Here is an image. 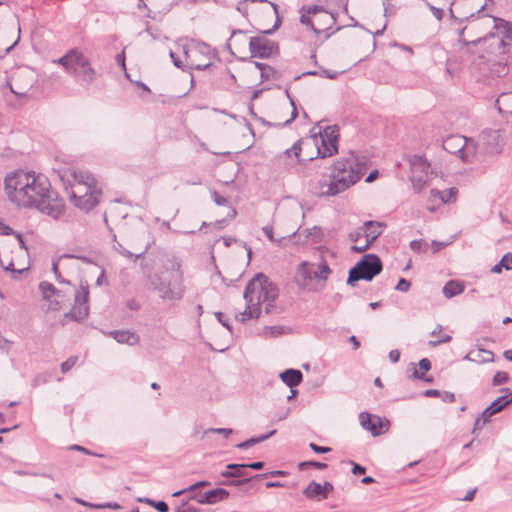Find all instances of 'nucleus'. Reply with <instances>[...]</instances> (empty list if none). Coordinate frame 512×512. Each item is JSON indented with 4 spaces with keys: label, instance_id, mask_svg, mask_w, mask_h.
<instances>
[{
    "label": "nucleus",
    "instance_id": "obj_1",
    "mask_svg": "<svg viewBox=\"0 0 512 512\" xmlns=\"http://www.w3.org/2000/svg\"><path fill=\"white\" fill-rule=\"evenodd\" d=\"M366 161L353 151L333 162L330 180L326 184L327 189L322 191L323 195L336 196L352 185L356 184L366 173ZM325 184H322L324 187Z\"/></svg>",
    "mask_w": 512,
    "mask_h": 512
},
{
    "label": "nucleus",
    "instance_id": "obj_2",
    "mask_svg": "<svg viewBox=\"0 0 512 512\" xmlns=\"http://www.w3.org/2000/svg\"><path fill=\"white\" fill-rule=\"evenodd\" d=\"M27 197L32 201L28 208H35L41 213L58 219L65 211V203L59 197L57 191L51 188L49 180L42 174L36 175L32 171V177L29 179Z\"/></svg>",
    "mask_w": 512,
    "mask_h": 512
},
{
    "label": "nucleus",
    "instance_id": "obj_3",
    "mask_svg": "<svg viewBox=\"0 0 512 512\" xmlns=\"http://www.w3.org/2000/svg\"><path fill=\"white\" fill-rule=\"evenodd\" d=\"M54 62L61 65L82 86L91 85L97 78V72L89 58L78 48L69 49Z\"/></svg>",
    "mask_w": 512,
    "mask_h": 512
},
{
    "label": "nucleus",
    "instance_id": "obj_4",
    "mask_svg": "<svg viewBox=\"0 0 512 512\" xmlns=\"http://www.w3.org/2000/svg\"><path fill=\"white\" fill-rule=\"evenodd\" d=\"M278 295L277 285L267 275L260 272L247 283L243 297L245 302H259V307L262 303L265 304V313L270 314Z\"/></svg>",
    "mask_w": 512,
    "mask_h": 512
},
{
    "label": "nucleus",
    "instance_id": "obj_5",
    "mask_svg": "<svg viewBox=\"0 0 512 512\" xmlns=\"http://www.w3.org/2000/svg\"><path fill=\"white\" fill-rule=\"evenodd\" d=\"M148 281L150 289L157 292L163 300H180L184 296L183 275L179 268L172 270L169 278L153 274Z\"/></svg>",
    "mask_w": 512,
    "mask_h": 512
},
{
    "label": "nucleus",
    "instance_id": "obj_6",
    "mask_svg": "<svg viewBox=\"0 0 512 512\" xmlns=\"http://www.w3.org/2000/svg\"><path fill=\"white\" fill-rule=\"evenodd\" d=\"M32 177V171L15 170L8 173L4 179V189L10 202L19 208H28L33 203L27 197L25 190L28 187L29 179Z\"/></svg>",
    "mask_w": 512,
    "mask_h": 512
},
{
    "label": "nucleus",
    "instance_id": "obj_7",
    "mask_svg": "<svg viewBox=\"0 0 512 512\" xmlns=\"http://www.w3.org/2000/svg\"><path fill=\"white\" fill-rule=\"evenodd\" d=\"M383 269L380 257L376 254H365L348 272L347 284L355 287L360 280L372 281Z\"/></svg>",
    "mask_w": 512,
    "mask_h": 512
},
{
    "label": "nucleus",
    "instance_id": "obj_8",
    "mask_svg": "<svg viewBox=\"0 0 512 512\" xmlns=\"http://www.w3.org/2000/svg\"><path fill=\"white\" fill-rule=\"evenodd\" d=\"M320 144L315 136L317 157L326 158L338 153L339 129L337 125L327 126L319 133Z\"/></svg>",
    "mask_w": 512,
    "mask_h": 512
},
{
    "label": "nucleus",
    "instance_id": "obj_9",
    "mask_svg": "<svg viewBox=\"0 0 512 512\" xmlns=\"http://www.w3.org/2000/svg\"><path fill=\"white\" fill-rule=\"evenodd\" d=\"M442 147L450 154H455L464 162H469L470 157L475 154L473 145H469L468 139L462 135H450L442 142Z\"/></svg>",
    "mask_w": 512,
    "mask_h": 512
},
{
    "label": "nucleus",
    "instance_id": "obj_10",
    "mask_svg": "<svg viewBox=\"0 0 512 512\" xmlns=\"http://www.w3.org/2000/svg\"><path fill=\"white\" fill-rule=\"evenodd\" d=\"M89 286L88 283L81 282L80 289L75 293V302L71 310L65 314L66 317L73 321L80 322L88 317L89 306Z\"/></svg>",
    "mask_w": 512,
    "mask_h": 512
},
{
    "label": "nucleus",
    "instance_id": "obj_11",
    "mask_svg": "<svg viewBox=\"0 0 512 512\" xmlns=\"http://www.w3.org/2000/svg\"><path fill=\"white\" fill-rule=\"evenodd\" d=\"M250 58L268 59L271 56H277L280 53L277 42L265 37L255 36L249 40Z\"/></svg>",
    "mask_w": 512,
    "mask_h": 512
},
{
    "label": "nucleus",
    "instance_id": "obj_12",
    "mask_svg": "<svg viewBox=\"0 0 512 512\" xmlns=\"http://www.w3.org/2000/svg\"><path fill=\"white\" fill-rule=\"evenodd\" d=\"M82 192L83 194L78 196L76 191H72L70 200L75 207L85 213H89L99 204L102 190L98 187H94L86 188Z\"/></svg>",
    "mask_w": 512,
    "mask_h": 512
},
{
    "label": "nucleus",
    "instance_id": "obj_13",
    "mask_svg": "<svg viewBox=\"0 0 512 512\" xmlns=\"http://www.w3.org/2000/svg\"><path fill=\"white\" fill-rule=\"evenodd\" d=\"M429 169L430 164L424 157L417 155L413 157L411 161L412 174L410 180L417 192H420L426 186Z\"/></svg>",
    "mask_w": 512,
    "mask_h": 512
},
{
    "label": "nucleus",
    "instance_id": "obj_14",
    "mask_svg": "<svg viewBox=\"0 0 512 512\" xmlns=\"http://www.w3.org/2000/svg\"><path fill=\"white\" fill-rule=\"evenodd\" d=\"M501 392H505L506 394L496 398L482 411V425L488 423L493 415L501 412L512 403V390L510 388H502Z\"/></svg>",
    "mask_w": 512,
    "mask_h": 512
},
{
    "label": "nucleus",
    "instance_id": "obj_15",
    "mask_svg": "<svg viewBox=\"0 0 512 512\" xmlns=\"http://www.w3.org/2000/svg\"><path fill=\"white\" fill-rule=\"evenodd\" d=\"M359 421L362 428L369 431L374 437L385 433L388 429L387 424L383 422L381 417L368 412H361Z\"/></svg>",
    "mask_w": 512,
    "mask_h": 512
},
{
    "label": "nucleus",
    "instance_id": "obj_16",
    "mask_svg": "<svg viewBox=\"0 0 512 512\" xmlns=\"http://www.w3.org/2000/svg\"><path fill=\"white\" fill-rule=\"evenodd\" d=\"M229 495L230 493L228 490L222 487H217L200 495L192 494L188 497V500L195 499L199 504L212 505L227 499Z\"/></svg>",
    "mask_w": 512,
    "mask_h": 512
},
{
    "label": "nucleus",
    "instance_id": "obj_17",
    "mask_svg": "<svg viewBox=\"0 0 512 512\" xmlns=\"http://www.w3.org/2000/svg\"><path fill=\"white\" fill-rule=\"evenodd\" d=\"M334 490V486L331 482H324V484L311 481L308 486L303 490V494L308 499H327L329 494Z\"/></svg>",
    "mask_w": 512,
    "mask_h": 512
},
{
    "label": "nucleus",
    "instance_id": "obj_18",
    "mask_svg": "<svg viewBox=\"0 0 512 512\" xmlns=\"http://www.w3.org/2000/svg\"><path fill=\"white\" fill-rule=\"evenodd\" d=\"M297 285L306 288L310 285L317 274L315 273V265L307 261H302L297 267Z\"/></svg>",
    "mask_w": 512,
    "mask_h": 512
},
{
    "label": "nucleus",
    "instance_id": "obj_19",
    "mask_svg": "<svg viewBox=\"0 0 512 512\" xmlns=\"http://www.w3.org/2000/svg\"><path fill=\"white\" fill-rule=\"evenodd\" d=\"M386 225L379 221L368 220L363 224L364 235L366 237V243L371 246L378 237L382 234V227Z\"/></svg>",
    "mask_w": 512,
    "mask_h": 512
},
{
    "label": "nucleus",
    "instance_id": "obj_20",
    "mask_svg": "<svg viewBox=\"0 0 512 512\" xmlns=\"http://www.w3.org/2000/svg\"><path fill=\"white\" fill-rule=\"evenodd\" d=\"M279 377L289 388L297 387L303 380L302 372L294 368L284 370L280 373Z\"/></svg>",
    "mask_w": 512,
    "mask_h": 512
},
{
    "label": "nucleus",
    "instance_id": "obj_21",
    "mask_svg": "<svg viewBox=\"0 0 512 512\" xmlns=\"http://www.w3.org/2000/svg\"><path fill=\"white\" fill-rule=\"evenodd\" d=\"M109 335L121 344H128L133 346L139 343V336L127 330L110 331Z\"/></svg>",
    "mask_w": 512,
    "mask_h": 512
},
{
    "label": "nucleus",
    "instance_id": "obj_22",
    "mask_svg": "<svg viewBox=\"0 0 512 512\" xmlns=\"http://www.w3.org/2000/svg\"><path fill=\"white\" fill-rule=\"evenodd\" d=\"M261 314V307L259 302H246V309L240 314L236 315V320L241 323L246 322L249 319H257Z\"/></svg>",
    "mask_w": 512,
    "mask_h": 512
},
{
    "label": "nucleus",
    "instance_id": "obj_23",
    "mask_svg": "<svg viewBox=\"0 0 512 512\" xmlns=\"http://www.w3.org/2000/svg\"><path fill=\"white\" fill-rule=\"evenodd\" d=\"M495 106L502 115H512V91L502 92L496 99Z\"/></svg>",
    "mask_w": 512,
    "mask_h": 512
},
{
    "label": "nucleus",
    "instance_id": "obj_24",
    "mask_svg": "<svg viewBox=\"0 0 512 512\" xmlns=\"http://www.w3.org/2000/svg\"><path fill=\"white\" fill-rule=\"evenodd\" d=\"M74 177L78 182L76 188L81 193L86 188L97 187V181L95 177L89 172L80 171L79 173H74Z\"/></svg>",
    "mask_w": 512,
    "mask_h": 512
},
{
    "label": "nucleus",
    "instance_id": "obj_25",
    "mask_svg": "<svg viewBox=\"0 0 512 512\" xmlns=\"http://www.w3.org/2000/svg\"><path fill=\"white\" fill-rule=\"evenodd\" d=\"M277 430L276 429H273L265 434H261L259 436H255V437H251L241 443H238L235 445L236 448L240 449V450H247L249 448H251L252 446L256 445V444H259V443H262L264 442L265 440L271 438L272 436H274L276 434Z\"/></svg>",
    "mask_w": 512,
    "mask_h": 512
},
{
    "label": "nucleus",
    "instance_id": "obj_26",
    "mask_svg": "<svg viewBox=\"0 0 512 512\" xmlns=\"http://www.w3.org/2000/svg\"><path fill=\"white\" fill-rule=\"evenodd\" d=\"M466 358L478 363H489L494 361V353L486 349H478L467 354Z\"/></svg>",
    "mask_w": 512,
    "mask_h": 512
},
{
    "label": "nucleus",
    "instance_id": "obj_27",
    "mask_svg": "<svg viewBox=\"0 0 512 512\" xmlns=\"http://www.w3.org/2000/svg\"><path fill=\"white\" fill-rule=\"evenodd\" d=\"M465 289L464 284L458 280H449L443 287V294L446 298L450 299L461 294Z\"/></svg>",
    "mask_w": 512,
    "mask_h": 512
},
{
    "label": "nucleus",
    "instance_id": "obj_28",
    "mask_svg": "<svg viewBox=\"0 0 512 512\" xmlns=\"http://www.w3.org/2000/svg\"><path fill=\"white\" fill-rule=\"evenodd\" d=\"M413 365V373H412V377H414L415 379H419V380H423L425 382H432L433 381V378L432 377H425V372H428L430 369H431V362L428 358H422L418 365H419V368L421 370V372H419L416 368H415V365L412 363Z\"/></svg>",
    "mask_w": 512,
    "mask_h": 512
},
{
    "label": "nucleus",
    "instance_id": "obj_29",
    "mask_svg": "<svg viewBox=\"0 0 512 512\" xmlns=\"http://www.w3.org/2000/svg\"><path fill=\"white\" fill-rule=\"evenodd\" d=\"M494 20L500 22V25L496 24V28H503V37H497L498 47L501 48L506 45L505 39L512 40V26L509 22L503 19L494 18Z\"/></svg>",
    "mask_w": 512,
    "mask_h": 512
},
{
    "label": "nucleus",
    "instance_id": "obj_30",
    "mask_svg": "<svg viewBox=\"0 0 512 512\" xmlns=\"http://www.w3.org/2000/svg\"><path fill=\"white\" fill-rule=\"evenodd\" d=\"M262 231L263 233L265 234V236L272 242V243H275L277 244L279 247H284L286 246V240L287 239H291L293 237H295L296 235V231H294L291 235H289L288 237H285V236H282L280 238H275L274 237V233H273V227L272 225H266L262 228Z\"/></svg>",
    "mask_w": 512,
    "mask_h": 512
},
{
    "label": "nucleus",
    "instance_id": "obj_31",
    "mask_svg": "<svg viewBox=\"0 0 512 512\" xmlns=\"http://www.w3.org/2000/svg\"><path fill=\"white\" fill-rule=\"evenodd\" d=\"M457 188L452 187L444 191H439L436 189L431 190V194L435 197H439L442 203H453L456 200L457 196Z\"/></svg>",
    "mask_w": 512,
    "mask_h": 512
},
{
    "label": "nucleus",
    "instance_id": "obj_32",
    "mask_svg": "<svg viewBox=\"0 0 512 512\" xmlns=\"http://www.w3.org/2000/svg\"><path fill=\"white\" fill-rule=\"evenodd\" d=\"M113 249L115 251H117L119 254H121L122 256L126 257V258H129V259H132V260H137V259H140L144 256V254L146 253V251L148 250V247L145 248V250L139 254H133L132 252H130L129 250L125 249L122 244L120 242L117 241L116 239V235H113Z\"/></svg>",
    "mask_w": 512,
    "mask_h": 512
},
{
    "label": "nucleus",
    "instance_id": "obj_33",
    "mask_svg": "<svg viewBox=\"0 0 512 512\" xmlns=\"http://www.w3.org/2000/svg\"><path fill=\"white\" fill-rule=\"evenodd\" d=\"M136 501L139 503L147 504V505L155 508L158 512H168L169 511L168 504L163 500L156 501V500H153L148 497H138V498H136Z\"/></svg>",
    "mask_w": 512,
    "mask_h": 512
},
{
    "label": "nucleus",
    "instance_id": "obj_34",
    "mask_svg": "<svg viewBox=\"0 0 512 512\" xmlns=\"http://www.w3.org/2000/svg\"><path fill=\"white\" fill-rule=\"evenodd\" d=\"M39 290L42 294V297L46 300L51 299L54 295L59 296L61 291L56 289L53 284L47 281H42L39 283Z\"/></svg>",
    "mask_w": 512,
    "mask_h": 512
},
{
    "label": "nucleus",
    "instance_id": "obj_35",
    "mask_svg": "<svg viewBox=\"0 0 512 512\" xmlns=\"http://www.w3.org/2000/svg\"><path fill=\"white\" fill-rule=\"evenodd\" d=\"M256 479L253 478V476L251 477H241V478H228L222 482H219L218 484L219 485H223V486H233V487H242L244 485H247L249 484L250 482H255Z\"/></svg>",
    "mask_w": 512,
    "mask_h": 512
},
{
    "label": "nucleus",
    "instance_id": "obj_36",
    "mask_svg": "<svg viewBox=\"0 0 512 512\" xmlns=\"http://www.w3.org/2000/svg\"><path fill=\"white\" fill-rule=\"evenodd\" d=\"M465 29H466L465 27H464V28H462V29H460V30H459V33H458V41H459V43H461V44H462V46H468V45H470V44H472V45H476V44H478V43H480V42H482V41H486L487 39H495V38H496V34H495V33H493V32H489V33H488L484 38H481V37H480V38H478V39H476V40H473V41H470V42H469V41H467V40H465V39L463 38V35H464V32H465Z\"/></svg>",
    "mask_w": 512,
    "mask_h": 512
},
{
    "label": "nucleus",
    "instance_id": "obj_37",
    "mask_svg": "<svg viewBox=\"0 0 512 512\" xmlns=\"http://www.w3.org/2000/svg\"><path fill=\"white\" fill-rule=\"evenodd\" d=\"M331 269L326 261H322L317 268H315V273L317 276H315V279L322 280L323 282H326L328 279L329 274L331 273Z\"/></svg>",
    "mask_w": 512,
    "mask_h": 512
},
{
    "label": "nucleus",
    "instance_id": "obj_38",
    "mask_svg": "<svg viewBox=\"0 0 512 512\" xmlns=\"http://www.w3.org/2000/svg\"><path fill=\"white\" fill-rule=\"evenodd\" d=\"M261 82L268 80H279L281 78V73L276 70L274 67L267 65L266 69L263 73H260Z\"/></svg>",
    "mask_w": 512,
    "mask_h": 512
},
{
    "label": "nucleus",
    "instance_id": "obj_39",
    "mask_svg": "<svg viewBox=\"0 0 512 512\" xmlns=\"http://www.w3.org/2000/svg\"><path fill=\"white\" fill-rule=\"evenodd\" d=\"M228 470H230L234 475L233 478H241L246 476V466L245 463H231L227 464Z\"/></svg>",
    "mask_w": 512,
    "mask_h": 512
},
{
    "label": "nucleus",
    "instance_id": "obj_40",
    "mask_svg": "<svg viewBox=\"0 0 512 512\" xmlns=\"http://www.w3.org/2000/svg\"><path fill=\"white\" fill-rule=\"evenodd\" d=\"M299 470H305L308 468H315L318 470H325L328 468V465L323 462L315 461V460H309V461H303L298 464Z\"/></svg>",
    "mask_w": 512,
    "mask_h": 512
},
{
    "label": "nucleus",
    "instance_id": "obj_41",
    "mask_svg": "<svg viewBox=\"0 0 512 512\" xmlns=\"http://www.w3.org/2000/svg\"><path fill=\"white\" fill-rule=\"evenodd\" d=\"M236 215H237L236 209L234 207L230 206V211L227 214V217L220 219V220H216L213 223V225L216 229H222L227 225L228 221L234 219L236 217Z\"/></svg>",
    "mask_w": 512,
    "mask_h": 512
},
{
    "label": "nucleus",
    "instance_id": "obj_42",
    "mask_svg": "<svg viewBox=\"0 0 512 512\" xmlns=\"http://www.w3.org/2000/svg\"><path fill=\"white\" fill-rule=\"evenodd\" d=\"M286 475H288L287 471H284V470H273V471H269V472L253 475V478H255L256 481H261V480L267 479L269 477H283V476H286Z\"/></svg>",
    "mask_w": 512,
    "mask_h": 512
},
{
    "label": "nucleus",
    "instance_id": "obj_43",
    "mask_svg": "<svg viewBox=\"0 0 512 512\" xmlns=\"http://www.w3.org/2000/svg\"><path fill=\"white\" fill-rule=\"evenodd\" d=\"M509 380H510V376L507 372L498 371L495 373V375L492 378V385L500 386V385L508 383Z\"/></svg>",
    "mask_w": 512,
    "mask_h": 512
},
{
    "label": "nucleus",
    "instance_id": "obj_44",
    "mask_svg": "<svg viewBox=\"0 0 512 512\" xmlns=\"http://www.w3.org/2000/svg\"><path fill=\"white\" fill-rule=\"evenodd\" d=\"M301 151H302L301 141L298 140L292 145L291 148H288L285 150L284 155L287 157H291V155L293 154L296 157L297 162L299 163V162H301V160H300Z\"/></svg>",
    "mask_w": 512,
    "mask_h": 512
},
{
    "label": "nucleus",
    "instance_id": "obj_45",
    "mask_svg": "<svg viewBox=\"0 0 512 512\" xmlns=\"http://www.w3.org/2000/svg\"><path fill=\"white\" fill-rule=\"evenodd\" d=\"M269 3L273 8L274 13L276 14V20H275V23L272 28L263 31V33L266 35H272L281 26V23H282L281 18L278 13V5L273 2H269Z\"/></svg>",
    "mask_w": 512,
    "mask_h": 512
},
{
    "label": "nucleus",
    "instance_id": "obj_46",
    "mask_svg": "<svg viewBox=\"0 0 512 512\" xmlns=\"http://www.w3.org/2000/svg\"><path fill=\"white\" fill-rule=\"evenodd\" d=\"M307 75H312V76H322V77H326L328 79H336L337 76H338V73L337 72H330L329 70L327 69H322L321 72H318V71H307V72H304L302 73L301 76H307Z\"/></svg>",
    "mask_w": 512,
    "mask_h": 512
},
{
    "label": "nucleus",
    "instance_id": "obj_47",
    "mask_svg": "<svg viewBox=\"0 0 512 512\" xmlns=\"http://www.w3.org/2000/svg\"><path fill=\"white\" fill-rule=\"evenodd\" d=\"M62 258L78 259L87 264L93 263V260L91 258H89L83 254H78V253H64L59 257V259H62Z\"/></svg>",
    "mask_w": 512,
    "mask_h": 512
},
{
    "label": "nucleus",
    "instance_id": "obj_48",
    "mask_svg": "<svg viewBox=\"0 0 512 512\" xmlns=\"http://www.w3.org/2000/svg\"><path fill=\"white\" fill-rule=\"evenodd\" d=\"M291 107H292L291 117L288 120H286L284 123H278V124H275L274 126H277V127L288 126L297 118L298 111H297L295 99H291Z\"/></svg>",
    "mask_w": 512,
    "mask_h": 512
},
{
    "label": "nucleus",
    "instance_id": "obj_49",
    "mask_svg": "<svg viewBox=\"0 0 512 512\" xmlns=\"http://www.w3.org/2000/svg\"><path fill=\"white\" fill-rule=\"evenodd\" d=\"M304 232L306 233V238L312 237L314 242L319 241L322 235V231L319 226H313L312 228L306 229Z\"/></svg>",
    "mask_w": 512,
    "mask_h": 512
},
{
    "label": "nucleus",
    "instance_id": "obj_50",
    "mask_svg": "<svg viewBox=\"0 0 512 512\" xmlns=\"http://www.w3.org/2000/svg\"><path fill=\"white\" fill-rule=\"evenodd\" d=\"M91 508L93 509H113V510H119L121 509V505L117 502H105L98 505H91Z\"/></svg>",
    "mask_w": 512,
    "mask_h": 512
},
{
    "label": "nucleus",
    "instance_id": "obj_51",
    "mask_svg": "<svg viewBox=\"0 0 512 512\" xmlns=\"http://www.w3.org/2000/svg\"><path fill=\"white\" fill-rule=\"evenodd\" d=\"M77 359L78 358L76 356H71L66 361H64L61 364V371H62V373H67L72 367H74V365L77 362Z\"/></svg>",
    "mask_w": 512,
    "mask_h": 512
},
{
    "label": "nucleus",
    "instance_id": "obj_52",
    "mask_svg": "<svg viewBox=\"0 0 512 512\" xmlns=\"http://www.w3.org/2000/svg\"><path fill=\"white\" fill-rule=\"evenodd\" d=\"M233 37L235 38L236 43H240L242 45L245 44V32L243 30H240V29L232 30L231 37L229 38V40H231Z\"/></svg>",
    "mask_w": 512,
    "mask_h": 512
},
{
    "label": "nucleus",
    "instance_id": "obj_53",
    "mask_svg": "<svg viewBox=\"0 0 512 512\" xmlns=\"http://www.w3.org/2000/svg\"><path fill=\"white\" fill-rule=\"evenodd\" d=\"M411 287L410 281L405 278H400L397 285L395 286V290L400 292H408Z\"/></svg>",
    "mask_w": 512,
    "mask_h": 512
},
{
    "label": "nucleus",
    "instance_id": "obj_54",
    "mask_svg": "<svg viewBox=\"0 0 512 512\" xmlns=\"http://www.w3.org/2000/svg\"><path fill=\"white\" fill-rule=\"evenodd\" d=\"M451 340H452V337H451L450 335H448V334H444V335H442L440 338H438V339H436V340H430V341L428 342V345H429L430 347H436V346H438V345H440V344L448 343V342H450Z\"/></svg>",
    "mask_w": 512,
    "mask_h": 512
},
{
    "label": "nucleus",
    "instance_id": "obj_55",
    "mask_svg": "<svg viewBox=\"0 0 512 512\" xmlns=\"http://www.w3.org/2000/svg\"><path fill=\"white\" fill-rule=\"evenodd\" d=\"M52 271L53 273L55 274V277H56V280L59 282V283H66V284H70V281L69 280H66L62 277L61 273L59 272V269H58V261L56 260H53L52 262Z\"/></svg>",
    "mask_w": 512,
    "mask_h": 512
},
{
    "label": "nucleus",
    "instance_id": "obj_56",
    "mask_svg": "<svg viewBox=\"0 0 512 512\" xmlns=\"http://www.w3.org/2000/svg\"><path fill=\"white\" fill-rule=\"evenodd\" d=\"M409 246L414 252H421L423 250V247H427V243L422 239H415L410 242Z\"/></svg>",
    "mask_w": 512,
    "mask_h": 512
},
{
    "label": "nucleus",
    "instance_id": "obj_57",
    "mask_svg": "<svg viewBox=\"0 0 512 512\" xmlns=\"http://www.w3.org/2000/svg\"><path fill=\"white\" fill-rule=\"evenodd\" d=\"M501 266L506 270H512V253L508 252L504 254L500 260Z\"/></svg>",
    "mask_w": 512,
    "mask_h": 512
},
{
    "label": "nucleus",
    "instance_id": "obj_58",
    "mask_svg": "<svg viewBox=\"0 0 512 512\" xmlns=\"http://www.w3.org/2000/svg\"><path fill=\"white\" fill-rule=\"evenodd\" d=\"M211 196H212L213 201L218 206H225V205L228 204L227 198H225L224 196L220 195L216 190L212 191Z\"/></svg>",
    "mask_w": 512,
    "mask_h": 512
},
{
    "label": "nucleus",
    "instance_id": "obj_59",
    "mask_svg": "<svg viewBox=\"0 0 512 512\" xmlns=\"http://www.w3.org/2000/svg\"><path fill=\"white\" fill-rule=\"evenodd\" d=\"M310 449L315 452L316 454H325L331 451L330 447L327 446H319L314 442H311L309 444Z\"/></svg>",
    "mask_w": 512,
    "mask_h": 512
},
{
    "label": "nucleus",
    "instance_id": "obj_60",
    "mask_svg": "<svg viewBox=\"0 0 512 512\" xmlns=\"http://www.w3.org/2000/svg\"><path fill=\"white\" fill-rule=\"evenodd\" d=\"M364 235L363 227H359L358 229L350 232L348 234V238L352 242H357Z\"/></svg>",
    "mask_w": 512,
    "mask_h": 512
},
{
    "label": "nucleus",
    "instance_id": "obj_61",
    "mask_svg": "<svg viewBox=\"0 0 512 512\" xmlns=\"http://www.w3.org/2000/svg\"><path fill=\"white\" fill-rule=\"evenodd\" d=\"M300 22H301V24L308 26L315 33H319V30H317L314 27L313 22H312L311 18L308 16V14H302L300 16Z\"/></svg>",
    "mask_w": 512,
    "mask_h": 512
},
{
    "label": "nucleus",
    "instance_id": "obj_62",
    "mask_svg": "<svg viewBox=\"0 0 512 512\" xmlns=\"http://www.w3.org/2000/svg\"><path fill=\"white\" fill-rule=\"evenodd\" d=\"M439 397L445 403H452L456 399L455 394L453 392H449V391H440Z\"/></svg>",
    "mask_w": 512,
    "mask_h": 512
},
{
    "label": "nucleus",
    "instance_id": "obj_63",
    "mask_svg": "<svg viewBox=\"0 0 512 512\" xmlns=\"http://www.w3.org/2000/svg\"><path fill=\"white\" fill-rule=\"evenodd\" d=\"M175 512H200V509L194 506H188L187 501H183Z\"/></svg>",
    "mask_w": 512,
    "mask_h": 512
},
{
    "label": "nucleus",
    "instance_id": "obj_64",
    "mask_svg": "<svg viewBox=\"0 0 512 512\" xmlns=\"http://www.w3.org/2000/svg\"><path fill=\"white\" fill-rule=\"evenodd\" d=\"M215 317L217 318V320L226 328L228 329L229 331H232V327L231 325L229 324V321L227 319H225V315L224 313L218 311V312H215L214 313Z\"/></svg>",
    "mask_w": 512,
    "mask_h": 512
}]
</instances>
